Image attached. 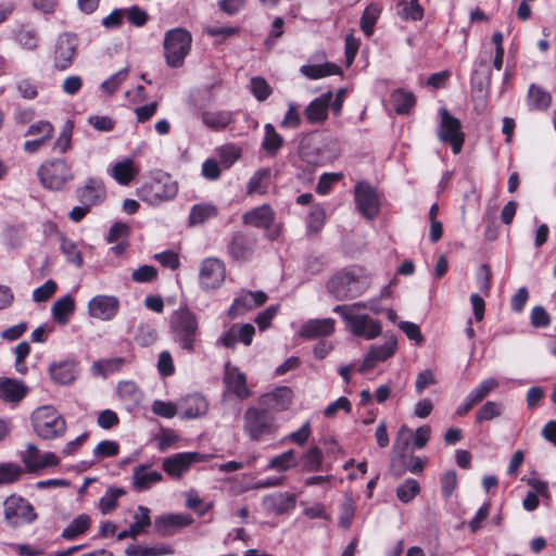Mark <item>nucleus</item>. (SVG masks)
<instances>
[{
	"mask_svg": "<svg viewBox=\"0 0 556 556\" xmlns=\"http://www.w3.org/2000/svg\"><path fill=\"white\" fill-rule=\"evenodd\" d=\"M168 332L184 352L193 354L201 343L199 316L187 304H180L168 317Z\"/></svg>",
	"mask_w": 556,
	"mask_h": 556,
	"instance_id": "1",
	"label": "nucleus"
},
{
	"mask_svg": "<svg viewBox=\"0 0 556 556\" xmlns=\"http://www.w3.org/2000/svg\"><path fill=\"white\" fill-rule=\"evenodd\" d=\"M370 286V277L357 266L345 267L334 273L326 288L337 301L353 300L361 296Z\"/></svg>",
	"mask_w": 556,
	"mask_h": 556,
	"instance_id": "2",
	"label": "nucleus"
},
{
	"mask_svg": "<svg viewBox=\"0 0 556 556\" xmlns=\"http://www.w3.org/2000/svg\"><path fill=\"white\" fill-rule=\"evenodd\" d=\"M279 425L268 408L249 406L243 413V432L252 442L271 441L277 437Z\"/></svg>",
	"mask_w": 556,
	"mask_h": 556,
	"instance_id": "3",
	"label": "nucleus"
},
{
	"mask_svg": "<svg viewBox=\"0 0 556 556\" xmlns=\"http://www.w3.org/2000/svg\"><path fill=\"white\" fill-rule=\"evenodd\" d=\"M192 35L184 27H175L165 33L164 56L166 64L172 68L184 65L186 56L191 50Z\"/></svg>",
	"mask_w": 556,
	"mask_h": 556,
	"instance_id": "4",
	"label": "nucleus"
},
{
	"mask_svg": "<svg viewBox=\"0 0 556 556\" xmlns=\"http://www.w3.org/2000/svg\"><path fill=\"white\" fill-rule=\"evenodd\" d=\"M37 175L42 187L55 191L62 190L74 179L70 165L63 159L45 162L39 166Z\"/></svg>",
	"mask_w": 556,
	"mask_h": 556,
	"instance_id": "5",
	"label": "nucleus"
},
{
	"mask_svg": "<svg viewBox=\"0 0 556 556\" xmlns=\"http://www.w3.org/2000/svg\"><path fill=\"white\" fill-rule=\"evenodd\" d=\"M33 426L38 437L52 440L65 431V420L51 406H43L33 414Z\"/></svg>",
	"mask_w": 556,
	"mask_h": 556,
	"instance_id": "6",
	"label": "nucleus"
},
{
	"mask_svg": "<svg viewBox=\"0 0 556 556\" xmlns=\"http://www.w3.org/2000/svg\"><path fill=\"white\" fill-rule=\"evenodd\" d=\"M354 202L359 214L369 219H375L381 207L379 190L368 180H358L354 186Z\"/></svg>",
	"mask_w": 556,
	"mask_h": 556,
	"instance_id": "7",
	"label": "nucleus"
},
{
	"mask_svg": "<svg viewBox=\"0 0 556 556\" xmlns=\"http://www.w3.org/2000/svg\"><path fill=\"white\" fill-rule=\"evenodd\" d=\"M276 213L269 204L256 206L242 215L244 225L266 230L265 237L276 241L281 235V225H276Z\"/></svg>",
	"mask_w": 556,
	"mask_h": 556,
	"instance_id": "8",
	"label": "nucleus"
},
{
	"mask_svg": "<svg viewBox=\"0 0 556 556\" xmlns=\"http://www.w3.org/2000/svg\"><path fill=\"white\" fill-rule=\"evenodd\" d=\"M178 192L177 184L169 177L164 179L154 178L144 182L137 189V197L151 205H157L163 201H168L176 197Z\"/></svg>",
	"mask_w": 556,
	"mask_h": 556,
	"instance_id": "9",
	"label": "nucleus"
},
{
	"mask_svg": "<svg viewBox=\"0 0 556 556\" xmlns=\"http://www.w3.org/2000/svg\"><path fill=\"white\" fill-rule=\"evenodd\" d=\"M440 113L441 122L438 128V137L443 143L451 146L455 155L459 154L465 142V134L462 130V123L445 108L440 109Z\"/></svg>",
	"mask_w": 556,
	"mask_h": 556,
	"instance_id": "10",
	"label": "nucleus"
},
{
	"mask_svg": "<svg viewBox=\"0 0 556 556\" xmlns=\"http://www.w3.org/2000/svg\"><path fill=\"white\" fill-rule=\"evenodd\" d=\"M4 518L13 528L31 523L36 520L37 514L34 506L22 496L11 495L4 503Z\"/></svg>",
	"mask_w": 556,
	"mask_h": 556,
	"instance_id": "11",
	"label": "nucleus"
},
{
	"mask_svg": "<svg viewBox=\"0 0 556 556\" xmlns=\"http://www.w3.org/2000/svg\"><path fill=\"white\" fill-rule=\"evenodd\" d=\"M193 521V517L187 513H165L154 518L153 527L159 536L168 538L191 526Z\"/></svg>",
	"mask_w": 556,
	"mask_h": 556,
	"instance_id": "12",
	"label": "nucleus"
},
{
	"mask_svg": "<svg viewBox=\"0 0 556 556\" xmlns=\"http://www.w3.org/2000/svg\"><path fill=\"white\" fill-rule=\"evenodd\" d=\"M78 39L74 34H61L53 50V67L56 71L67 70L74 61L77 52Z\"/></svg>",
	"mask_w": 556,
	"mask_h": 556,
	"instance_id": "13",
	"label": "nucleus"
},
{
	"mask_svg": "<svg viewBox=\"0 0 556 556\" xmlns=\"http://www.w3.org/2000/svg\"><path fill=\"white\" fill-rule=\"evenodd\" d=\"M223 382L225 384V392L231 393L239 401H244L252 395V391L248 387L245 374L230 362L224 365Z\"/></svg>",
	"mask_w": 556,
	"mask_h": 556,
	"instance_id": "14",
	"label": "nucleus"
},
{
	"mask_svg": "<svg viewBox=\"0 0 556 556\" xmlns=\"http://www.w3.org/2000/svg\"><path fill=\"white\" fill-rule=\"evenodd\" d=\"M203 460L199 452H179L162 462V469L173 479H180L191 466Z\"/></svg>",
	"mask_w": 556,
	"mask_h": 556,
	"instance_id": "15",
	"label": "nucleus"
},
{
	"mask_svg": "<svg viewBox=\"0 0 556 556\" xmlns=\"http://www.w3.org/2000/svg\"><path fill=\"white\" fill-rule=\"evenodd\" d=\"M226 267L216 257L204 258L200 265L199 281L204 290L218 289L225 280Z\"/></svg>",
	"mask_w": 556,
	"mask_h": 556,
	"instance_id": "16",
	"label": "nucleus"
},
{
	"mask_svg": "<svg viewBox=\"0 0 556 556\" xmlns=\"http://www.w3.org/2000/svg\"><path fill=\"white\" fill-rule=\"evenodd\" d=\"M267 299V294L262 290H242L241 293L233 299L227 311V315L230 319H235L244 315L247 312L263 305Z\"/></svg>",
	"mask_w": 556,
	"mask_h": 556,
	"instance_id": "17",
	"label": "nucleus"
},
{
	"mask_svg": "<svg viewBox=\"0 0 556 556\" xmlns=\"http://www.w3.org/2000/svg\"><path fill=\"white\" fill-rule=\"evenodd\" d=\"M296 495L288 491L274 492L263 497L262 504L268 514L276 516L290 515L296 507Z\"/></svg>",
	"mask_w": 556,
	"mask_h": 556,
	"instance_id": "18",
	"label": "nucleus"
},
{
	"mask_svg": "<svg viewBox=\"0 0 556 556\" xmlns=\"http://www.w3.org/2000/svg\"><path fill=\"white\" fill-rule=\"evenodd\" d=\"M54 127L49 121H38L31 124L25 132V137H36L24 142V150L27 153L38 152L48 141L53 138Z\"/></svg>",
	"mask_w": 556,
	"mask_h": 556,
	"instance_id": "19",
	"label": "nucleus"
},
{
	"mask_svg": "<svg viewBox=\"0 0 556 556\" xmlns=\"http://www.w3.org/2000/svg\"><path fill=\"white\" fill-rule=\"evenodd\" d=\"M254 334L255 328L252 324H233L217 339L216 345L233 350L237 343L240 342L249 346L253 341Z\"/></svg>",
	"mask_w": 556,
	"mask_h": 556,
	"instance_id": "20",
	"label": "nucleus"
},
{
	"mask_svg": "<svg viewBox=\"0 0 556 556\" xmlns=\"http://www.w3.org/2000/svg\"><path fill=\"white\" fill-rule=\"evenodd\" d=\"M396 348L397 341L395 337L389 338L382 344H372L365 355L358 370L361 372H365L372 369L378 363L384 362L392 357L396 351Z\"/></svg>",
	"mask_w": 556,
	"mask_h": 556,
	"instance_id": "21",
	"label": "nucleus"
},
{
	"mask_svg": "<svg viewBox=\"0 0 556 556\" xmlns=\"http://www.w3.org/2000/svg\"><path fill=\"white\" fill-rule=\"evenodd\" d=\"M255 243V239L250 233L237 231L229 242V254L237 262H247L254 253Z\"/></svg>",
	"mask_w": 556,
	"mask_h": 556,
	"instance_id": "22",
	"label": "nucleus"
},
{
	"mask_svg": "<svg viewBox=\"0 0 556 556\" xmlns=\"http://www.w3.org/2000/svg\"><path fill=\"white\" fill-rule=\"evenodd\" d=\"M22 460L30 471H36L51 466H56L59 459L55 454L46 452L43 454L33 443L26 445L25 452L22 454Z\"/></svg>",
	"mask_w": 556,
	"mask_h": 556,
	"instance_id": "23",
	"label": "nucleus"
},
{
	"mask_svg": "<svg viewBox=\"0 0 556 556\" xmlns=\"http://www.w3.org/2000/svg\"><path fill=\"white\" fill-rule=\"evenodd\" d=\"M332 99V91L321 93L313 99L305 108L304 114L312 125L323 124L328 118V109Z\"/></svg>",
	"mask_w": 556,
	"mask_h": 556,
	"instance_id": "24",
	"label": "nucleus"
},
{
	"mask_svg": "<svg viewBox=\"0 0 556 556\" xmlns=\"http://www.w3.org/2000/svg\"><path fill=\"white\" fill-rule=\"evenodd\" d=\"M333 331L334 320L332 318L309 319L302 325L299 334L303 339L313 340L331 336Z\"/></svg>",
	"mask_w": 556,
	"mask_h": 556,
	"instance_id": "25",
	"label": "nucleus"
},
{
	"mask_svg": "<svg viewBox=\"0 0 556 556\" xmlns=\"http://www.w3.org/2000/svg\"><path fill=\"white\" fill-rule=\"evenodd\" d=\"M132 476L134 486L139 492L147 491L163 480V475L157 470H152L149 464H140L135 467Z\"/></svg>",
	"mask_w": 556,
	"mask_h": 556,
	"instance_id": "26",
	"label": "nucleus"
},
{
	"mask_svg": "<svg viewBox=\"0 0 556 556\" xmlns=\"http://www.w3.org/2000/svg\"><path fill=\"white\" fill-rule=\"evenodd\" d=\"M207 402L199 393L188 395L179 406V417L181 419H195L206 414Z\"/></svg>",
	"mask_w": 556,
	"mask_h": 556,
	"instance_id": "27",
	"label": "nucleus"
},
{
	"mask_svg": "<svg viewBox=\"0 0 556 556\" xmlns=\"http://www.w3.org/2000/svg\"><path fill=\"white\" fill-rule=\"evenodd\" d=\"M152 525L151 510L147 506L138 505L134 515V522L128 530H124L118 534L119 539L130 536L136 539L138 535L147 532V528Z\"/></svg>",
	"mask_w": 556,
	"mask_h": 556,
	"instance_id": "28",
	"label": "nucleus"
},
{
	"mask_svg": "<svg viewBox=\"0 0 556 556\" xmlns=\"http://www.w3.org/2000/svg\"><path fill=\"white\" fill-rule=\"evenodd\" d=\"M27 393V388L21 381L0 377V399L4 402L17 403Z\"/></svg>",
	"mask_w": 556,
	"mask_h": 556,
	"instance_id": "29",
	"label": "nucleus"
},
{
	"mask_svg": "<svg viewBox=\"0 0 556 556\" xmlns=\"http://www.w3.org/2000/svg\"><path fill=\"white\" fill-rule=\"evenodd\" d=\"M300 72L308 79L317 80L332 75H343L342 68L332 62L321 64H304L300 67Z\"/></svg>",
	"mask_w": 556,
	"mask_h": 556,
	"instance_id": "30",
	"label": "nucleus"
},
{
	"mask_svg": "<svg viewBox=\"0 0 556 556\" xmlns=\"http://www.w3.org/2000/svg\"><path fill=\"white\" fill-rule=\"evenodd\" d=\"M218 207L210 202L193 204L188 216L189 226L203 225L205 222L218 216Z\"/></svg>",
	"mask_w": 556,
	"mask_h": 556,
	"instance_id": "31",
	"label": "nucleus"
},
{
	"mask_svg": "<svg viewBox=\"0 0 556 556\" xmlns=\"http://www.w3.org/2000/svg\"><path fill=\"white\" fill-rule=\"evenodd\" d=\"M424 469V460L414 454L406 455L402 453L397 459L392 460V471L395 476H401L405 470L419 475Z\"/></svg>",
	"mask_w": 556,
	"mask_h": 556,
	"instance_id": "32",
	"label": "nucleus"
},
{
	"mask_svg": "<svg viewBox=\"0 0 556 556\" xmlns=\"http://www.w3.org/2000/svg\"><path fill=\"white\" fill-rule=\"evenodd\" d=\"M174 553V547L166 543H161L154 546H146L139 543H130L125 548V554L127 556H165L173 555Z\"/></svg>",
	"mask_w": 556,
	"mask_h": 556,
	"instance_id": "33",
	"label": "nucleus"
},
{
	"mask_svg": "<svg viewBox=\"0 0 556 556\" xmlns=\"http://www.w3.org/2000/svg\"><path fill=\"white\" fill-rule=\"evenodd\" d=\"M202 123L214 131L224 130L232 122V113L230 111H203L201 113Z\"/></svg>",
	"mask_w": 556,
	"mask_h": 556,
	"instance_id": "34",
	"label": "nucleus"
},
{
	"mask_svg": "<svg viewBox=\"0 0 556 556\" xmlns=\"http://www.w3.org/2000/svg\"><path fill=\"white\" fill-rule=\"evenodd\" d=\"M51 379L59 384H68L76 377V366L73 361H62L49 367Z\"/></svg>",
	"mask_w": 556,
	"mask_h": 556,
	"instance_id": "35",
	"label": "nucleus"
},
{
	"mask_svg": "<svg viewBox=\"0 0 556 556\" xmlns=\"http://www.w3.org/2000/svg\"><path fill=\"white\" fill-rule=\"evenodd\" d=\"M505 412V404L502 401H485L476 412L475 424L483 425L497 417H501Z\"/></svg>",
	"mask_w": 556,
	"mask_h": 556,
	"instance_id": "36",
	"label": "nucleus"
},
{
	"mask_svg": "<svg viewBox=\"0 0 556 556\" xmlns=\"http://www.w3.org/2000/svg\"><path fill=\"white\" fill-rule=\"evenodd\" d=\"M492 84V70L491 68H472L470 74V88L475 93L488 97Z\"/></svg>",
	"mask_w": 556,
	"mask_h": 556,
	"instance_id": "37",
	"label": "nucleus"
},
{
	"mask_svg": "<svg viewBox=\"0 0 556 556\" xmlns=\"http://www.w3.org/2000/svg\"><path fill=\"white\" fill-rule=\"evenodd\" d=\"M262 397L266 404L271 405L277 410H285L292 402L293 392L289 387L282 386L275 388Z\"/></svg>",
	"mask_w": 556,
	"mask_h": 556,
	"instance_id": "38",
	"label": "nucleus"
},
{
	"mask_svg": "<svg viewBox=\"0 0 556 556\" xmlns=\"http://www.w3.org/2000/svg\"><path fill=\"white\" fill-rule=\"evenodd\" d=\"M285 139L278 134L273 124L267 123L264 126V138L262 140V149L270 157H275L279 150L283 147Z\"/></svg>",
	"mask_w": 556,
	"mask_h": 556,
	"instance_id": "39",
	"label": "nucleus"
},
{
	"mask_svg": "<svg viewBox=\"0 0 556 556\" xmlns=\"http://www.w3.org/2000/svg\"><path fill=\"white\" fill-rule=\"evenodd\" d=\"M75 311V301L72 295L66 294L60 298L51 307V314L56 323L66 325L68 317Z\"/></svg>",
	"mask_w": 556,
	"mask_h": 556,
	"instance_id": "40",
	"label": "nucleus"
},
{
	"mask_svg": "<svg viewBox=\"0 0 556 556\" xmlns=\"http://www.w3.org/2000/svg\"><path fill=\"white\" fill-rule=\"evenodd\" d=\"M298 460L302 471L316 472L323 467L324 453L320 447L312 446Z\"/></svg>",
	"mask_w": 556,
	"mask_h": 556,
	"instance_id": "41",
	"label": "nucleus"
},
{
	"mask_svg": "<svg viewBox=\"0 0 556 556\" xmlns=\"http://www.w3.org/2000/svg\"><path fill=\"white\" fill-rule=\"evenodd\" d=\"M391 102L399 115H405L415 106L416 97L412 91L399 88L392 92Z\"/></svg>",
	"mask_w": 556,
	"mask_h": 556,
	"instance_id": "42",
	"label": "nucleus"
},
{
	"mask_svg": "<svg viewBox=\"0 0 556 556\" xmlns=\"http://www.w3.org/2000/svg\"><path fill=\"white\" fill-rule=\"evenodd\" d=\"M271 169L268 167L260 168L256 170L248 181L247 192L252 193H266L269 185Z\"/></svg>",
	"mask_w": 556,
	"mask_h": 556,
	"instance_id": "43",
	"label": "nucleus"
},
{
	"mask_svg": "<svg viewBox=\"0 0 556 556\" xmlns=\"http://www.w3.org/2000/svg\"><path fill=\"white\" fill-rule=\"evenodd\" d=\"M552 102V96L542 87L532 84L528 92V105L530 109L544 111Z\"/></svg>",
	"mask_w": 556,
	"mask_h": 556,
	"instance_id": "44",
	"label": "nucleus"
},
{
	"mask_svg": "<svg viewBox=\"0 0 556 556\" xmlns=\"http://www.w3.org/2000/svg\"><path fill=\"white\" fill-rule=\"evenodd\" d=\"M397 7H401L399 16L405 22H419L425 16V9L419 0L400 1Z\"/></svg>",
	"mask_w": 556,
	"mask_h": 556,
	"instance_id": "45",
	"label": "nucleus"
},
{
	"mask_svg": "<svg viewBox=\"0 0 556 556\" xmlns=\"http://www.w3.org/2000/svg\"><path fill=\"white\" fill-rule=\"evenodd\" d=\"M358 316H364L365 318L361 323L359 331L352 333L354 337L372 340L381 334L382 325L380 320L372 319L368 314H358Z\"/></svg>",
	"mask_w": 556,
	"mask_h": 556,
	"instance_id": "46",
	"label": "nucleus"
},
{
	"mask_svg": "<svg viewBox=\"0 0 556 556\" xmlns=\"http://www.w3.org/2000/svg\"><path fill=\"white\" fill-rule=\"evenodd\" d=\"M332 311L345 321L346 328L351 333L359 331L361 323L365 317L354 314L353 306H350L349 304H340L336 305Z\"/></svg>",
	"mask_w": 556,
	"mask_h": 556,
	"instance_id": "47",
	"label": "nucleus"
},
{
	"mask_svg": "<svg viewBox=\"0 0 556 556\" xmlns=\"http://www.w3.org/2000/svg\"><path fill=\"white\" fill-rule=\"evenodd\" d=\"M101 179L90 178L87 184L77 190V197L81 204L89 206L96 204L99 200V190L101 189Z\"/></svg>",
	"mask_w": 556,
	"mask_h": 556,
	"instance_id": "48",
	"label": "nucleus"
},
{
	"mask_svg": "<svg viewBox=\"0 0 556 556\" xmlns=\"http://www.w3.org/2000/svg\"><path fill=\"white\" fill-rule=\"evenodd\" d=\"M299 465L295 451L290 448L275 457H273L266 466V469H275L278 471H287Z\"/></svg>",
	"mask_w": 556,
	"mask_h": 556,
	"instance_id": "49",
	"label": "nucleus"
},
{
	"mask_svg": "<svg viewBox=\"0 0 556 556\" xmlns=\"http://www.w3.org/2000/svg\"><path fill=\"white\" fill-rule=\"evenodd\" d=\"M326 211L321 204H315L309 211L306 222V230L308 236H314L320 232L325 225Z\"/></svg>",
	"mask_w": 556,
	"mask_h": 556,
	"instance_id": "50",
	"label": "nucleus"
},
{
	"mask_svg": "<svg viewBox=\"0 0 556 556\" xmlns=\"http://www.w3.org/2000/svg\"><path fill=\"white\" fill-rule=\"evenodd\" d=\"M90 526V518L87 515H79L62 532L65 540H75L87 531Z\"/></svg>",
	"mask_w": 556,
	"mask_h": 556,
	"instance_id": "51",
	"label": "nucleus"
},
{
	"mask_svg": "<svg viewBox=\"0 0 556 556\" xmlns=\"http://www.w3.org/2000/svg\"><path fill=\"white\" fill-rule=\"evenodd\" d=\"M420 492V484L416 479L407 478L396 488V497L400 502L407 504L412 502Z\"/></svg>",
	"mask_w": 556,
	"mask_h": 556,
	"instance_id": "52",
	"label": "nucleus"
},
{
	"mask_svg": "<svg viewBox=\"0 0 556 556\" xmlns=\"http://www.w3.org/2000/svg\"><path fill=\"white\" fill-rule=\"evenodd\" d=\"M112 177L121 185L127 186L135 177L134 163L127 159L115 164L112 168Z\"/></svg>",
	"mask_w": 556,
	"mask_h": 556,
	"instance_id": "53",
	"label": "nucleus"
},
{
	"mask_svg": "<svg viewBox=\"0 0 556 556\" xmlns=\"http://www.w3.org/2000/svg\"><path fill=\"white\" fill-rule=\"evenodd\" d=\"M500 382L494 377H489L483 379L480 383H478L469 394L475 399V401L479 404L482 403L492 391L498 388Z\"/></svg>",
	"mask_w": 556,
	"mask_h": 556,
	"instance_id": "54",
	"label": "nucleus"
},
{
	"mask_svg": "<svg viewBox=\"0 0 556 556\" xmlns=\"http://www.w3.org/2000/svg\"><path fill=\"white\" fill-rule=\"evenodd\" d=\"M157 340V330L153 323H141L136 332V341L141 346H150Z\"/></svg>",
	"mask_w": 556,
	"mask_h": 556,
	"instance_id": "55",
	"label": "nucleus"
},
{
	"mask_svg": "<svg viewBox=\"0 0 556 556\" xmlns=\"http://www.w3.org/2000/svg\"><path fill=\"white\" fill-rule=\"evenodd\" d=\"M250 90L258 102L266 101L273 92L271 87L262 76H254L251 78Z\"/></svg>",
	"mask_w": 556,
	"mask_h": 556,
	"instance_id": "56",
	"label": "nucleus"
},
{
	"mask_svg": "<svg viewBox=\"0 0 556 556\" xmlns=\"http://www.w3.org/2000/svg\"><path fill=\"white\" fill-rule=\"evenodd\" d=\"M115 392L118 399L122 401L136 403L139 400L140 392L136 382L132 380L119 381Z\"/></svg>",
	"mask_w": 556,
	"mask_h": 556,
	"instance_id": "57",
	"label": "nucleus"
},
{
	"mask_svg": "<svg viewBox=\"0 0 556 556\" xmlns=\"http://www.w3.org/2000/svg\"><path fill=\"white\" fill-rule=\"evenodd\" d=\"M379 14L380 11L371 7H367L364 10L359 20V26L367 38L372 36L375 31V25L379 18Z\"/></svg>",
	"mask_w": 556,
	"mask_h": 556,
	"instance_id": "58",
	"label": "nucleus"
},
{
	"mask_svg": "<svg viewBox=\"0 0 556 556\" xmlns=\"http://www.w3.org/2000/svg\"><path fill=\"white\" fill-rule=\"evenodd\" d=\"M17 43L25 50L34 51L39 46L37 31L33 28H21L16 34Z\"/></svg>",
	"mask_w": 556,
	"mask_h": 556,
	"instance_id": "59",
	"label": "nucleus"
},
{
	"mask_svg": "<svg viewBox=\"0 0 556 556\" xmlns=\"http://www.w3.org/2000/svg\"><path fill=\"white\" fill-rule=\"evenodd\" d=\"M220 163L226 167L233 165L241 156V149L236 144H226L217 149Z\"/></svg>",
	"mask_w": 556,
	"mask_h": 556,
	"instance_id": "60",
	"label": "nucleus"
},
{
	"mask_svg": "<svg viewBox=\"0 0 556 556\" xmlns=\"http://www.w3.org/2000/svg\"><path fill=\"white\" fill-rule=\"evenodd\" d=\"M23 473V469L20 465L14 463L0 464V485L13 483Z\"/></svg>",
	"mask_w": 556,
	"mask_h": 556,
	"instance_id": "61",
	"label": "nucleus"
},
{
	"mask_svg": "<svg viewBox=\"0 0 556 556\" xmlns=\"http://www.w3.org/2000/svg\"><path fill=\"white\" fill-rule=\"evenodd\" d=\"M441 494L444 500H450L457 489V473L454 469H450L440 479Z\"/></svg>",
	"mask_w": 556,
	"mask_h": 556,
	"instance_id": "62",
	"label": "nucleus"
},
{
	"mask_svg": "<svg viewBox=\"0 0 556 556\" xmlns=\"http://www.w3.org/2000/svg\"><path fill=\"white\" fill-rule=\"evenodd\" d=\"M61 251L66 256L68 263L79 267L83 264V257L75 242L62 238L61 239Z\"/></svg>",
	"mask_w": 556,
	"mask_h": 556,
	"instance_id": "63",
	"label": "nucleus"
},
{
	"mask_svg": "<svg viewBox=\"0 0 556 556\" xmlns=\"http://www.w3.org/2000/svg\"><path fill=\"white\" fill-rule=\"evenodd\" d=\"M341 173H324L319 177L316 186V192L320 195H327L331 192L333 185L341 180Z\"/></svg>",
	"mask_w": 556,
	"mask_h": 556,
	"instance_id": "64",
	"label": "nucleus"
}]
</instances>
